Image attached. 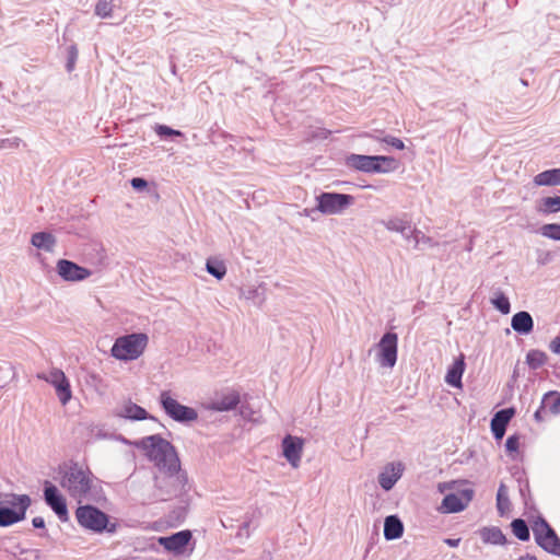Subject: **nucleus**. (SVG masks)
<instances>
[{"instance_id": "1", "label": "nucleus", "mask_w": 560, "mask_h": 560, "mask_svg": "<svg viewBox=\"0 0 560 560\" xmlns=\"http://www.w3.org/2000/svg\"><path fill=\"white\" fill-rule=\"evenodd\" d=\"M59 485L68 494L82 503L83 501L97 502L102 497V488L97 486L96 478L89 468H83L75 462L59 466Z\"/></svg>"}, {"instance_id": "2", "label": "nucleus", "mask_w": 560, "mask_h": 560, "mask_svg": "<svg viewBox=\"0 0 560 560\" xmlns=\"http://www.w3.org/2000/svg\"><path fill=\"white\" fill-rule=\"evenodd\" d=\"M147 457L162 472L180 470V460L175 446L160 434H153L136 442Z\"/></svg>"}, {"instance_id": "3", "label": "nucleus", "mask_w": 560, "mask_h": 560, "mask_svg": "<svg viewBox=\"0 0 560 560\" xmlns=\"http://www.w3.org/2000/svg\"><path fill=\"white\" fill-rule=\"evenodd\" d=\"M75 518L82 528L93 533L114 534L117 530V524L110 523L106 513L90 504L78 506Z\"/></svg>"}, {"instance_id": "4", "label": "nucleus", "mask_w": 560, "mask_h": 560, "mask_svg": "<svg viewBox=\"0 0 560 560\" xmlns=\"http://www.w3.org/2000/svg\"><path fill=\"white\" fill-rule=\"evenodd\" d=\"M3 503H0V527H8L25 518L32 500L27 494L9 493Z\"/></svg>"}, {"instance_id": "5", "label": "nucleus", "mask_w": 560, "mask_h": 560, "mask_svg": "<svg viewBox=\"0 0 560 560\" xmlns=\"http://www.w3.org/2000/svg\"><path fill=\"white\" fill-rule=\"evenodd\" d=\"M147 343L148 336L145 334H130L117 338L110 352L118 360H136L143 353Z\"/></svg>"}, {"instance_id": "6", "label": "nucleus", "mask_w": 560, "mask_h": 560, "mask_svg": "<svg viewBox=\"0 0 560 560\" xmlns=\"http://www.w3.org/2000/svg\"><path fill=\"white\" fill-rule=\"evenodd\" d=\"M159 404L165 415L172 420L188 424L198 419V412L195 408L182 405L172 396L170 390H162L159 396Z\"/></svg>"}, {"instance_id": "7", "label": "nucleus", "mask_w": 560, "mask_h": 560, "mask_svg": "<svg viewBox=\"0 0 560 560\" xmlns=\"http://www.w3.org/2000/svg\"><path fill=\"white\" fill-rule=\"evenodd\" d=\"M316 209L326 215H336L343 213L351 207L355 198L352 195L339 192H322L316 196Z\"/></svg>"}, {"instance_id": "8", "label": "nucleus", "mask_w": 560, "mask_h": 560, "mask_svg": "<svg viewBox=\"0 0 560 560\" xmlns=\"http://www.w3.org/2000/svg\"><path fill=\"white\" fill-rule=\"evenodd\" d=\"M532 528L536 544L548 553L560 557V538L548 522L538 516Z\"/></svg>"}, {"instance_id": "9", "label": "nucleus", "mask_w": 560, "mask_h": 560, "mask_svg": "<svg viewBox=\"0 0 560 560\" xmlns=\"http://www.w3.org/2000/svg\"><path fill=\"white\" fill-rule=\"evenodd\" d=\"M162 478H156L158 488L161 491L162 500L176 498L186 492L187 476L186 472L180 470L166 471Z\"/></svg>"}, {"instance_id": "10", "label": "nucleus", "mask_w": 560, "mask_h": 560, "mask_svg": "<svg viewBox=\"0 0 560 560\" xmlns=\"http://www.w3.org/2000/svg\"><path fill=\"white\" fill-rule=\"evenodd\" d=\"M380 161L394 163L393 156L385 155H361V154H351L348 158V164L361 172L364 173H389L390 167L380 166Z\"/></svg>"}, {"instance_id": "11", "label": "nucleus", "mask_w": 560, "mask_h": 560, "mask_svg": "<svg viewBox=\"0 0 560 560\" xmlns=\"http://www.w3.org/2000/svg\"><path fill=\"white\" fill-rule=\"evenodd\" d=\"M377 362L383 368H394L397 362L398 335L385 332L376 345Z\"/></svg>"}, {"instance_id": "12", "label": "nucleus", "mask_w": 560, "mask_h": 560, "mask_svg": "<svg viewBox=\"0 0 560 560\" xmlns=\"http://www.w3.org/2000/svg\"><path fill=\"white\" fill-rule=\"evenodd\" d=\"M474 494L475 491L470 487L457 489L444 497L439 511L445 514L462 512L472 501Z\"/></svg>"}, {"instance_id": "13", "label": "nucleus", "mask_w": 560, "mask_h": 560, "mask_svg": "<svg viewBox=\"0 0 560 560\" xmlns=\"http://www.w3.org/2000/svg\"><path fill=\"white\" fill-rule=\"evenodd\" d=\"M44 500L45 503L54 511L60 522L65 523L69 521V512L66 498L62 495L59 489L48 480L44 482Z\"/></svg>"}, {"instance_id": "14", "label": "nucleus", "mask_w": 560, "mask_h": 560, "mask_svg": "<svg viewBox=\"0 0 560 560\" xmlns=\"http://www.w3.org/2000/svg\"><path fill=\"white\" fill-rule=\"evenodd\" d=\"M38 380L51 384L62 405H67L72 397L71 386L65 373L60 369H51L48 373H38Z\"/></svg>"}, {"instance_id": "15", "label": "nucleus", "mask_w": 560, "mask_h": 560, "mask_svg": "<svg viewBox=\"0 0 560 560\" xmlns=\"http://www.w3.org/2000/svg\"><path fill=\"white\" fill-rule=\"evenodd\" d=\"M192 535L188 529L177 532L171 536L159 537V544L167 551L173 552L175 556H182L186 551V547L191 540Z\"/></svg>"}, {"instance_id": "16", "label": "nucleus", "mask_w": 560, "mask_h": 560, "mask_svg": "<svg viewBox=\"0 0 560 560\" xmlns=\"http://www.w3.org/2000/svg\"><path fill=\"white\" fill-rule=\"evenodd\" d=\"M57 272L65 281L69 282L82 281L92 275L90 269L67 259L58 260Z\"/></svg>"}, {"instance_id": "17", "label": "nucleus", "mask_w": 560, "mask_h": 560, "mask_svg": "<svg viewBox=\"0 0 560 560\" xmlns=\"http://www.w3.org/2000/svg\"><path fill=\"white\" fill-rule=\"evenodd\" d=\"M303 439L285 435L282 440V454L293 468H298L303 453Z\"/></svg>"}, {"instance_id": "18", "label": "nucleus", "mask_w": 560, "mask_h": 560, "mask_svg": "<svg viewBox=\"0 0 560 560\" xmlns=\"http://www.w3.org/2000/svg\"><path fill=\"white\" fill-rule=\"evenodd\" d=\"M405 466L400 462L388 463L378 474V483L385 491L394 488L396 482L401 478Z\"/></svg>"}, {"instance_id": "19", "label": "nucleus", "mask_w": 560, "mask_h": 560, "mask_svg": "<svg viewBox=\"0 0 560 560\" xmlns=\"http://www.w3.org/2000/svg\"><path fill=\"white\" fill-rule=\"evenodd\" d=\"M115 416L118 418L128 419L131 421H141V420H153L156 418L151 416L143 407L137 405L130 399L125 401L116 411Z\"/></svg>"}, {"instance_id": "20", "label": "nucleus", "mask_w": 560, "mask_h": 560, "mask_svg": "<svg viewBox=\"0 0 560 560\" xmlns=\"http://www.w3.org/2000/svg\"><path fill=\"white\" fill-rule=\"evenodd\" d=\"M241 398L240 394L236 390H230L228 393L218 395L214 399H212L207 408L212 411H230L237 407Z\"/></svg>"}, {"instance_id": "21", "label": "nucleus", "mask_w": 560, "mask_h": 560, "mask_svg": "<svg viewBox=\"0 0 560 560\" xmlns=\"http://www.w3.org/2000/svg\"><path fill=\"white\" fill-rule=\"evenodd\" d=\"M514 413L515 410L513 408L501 409L494 413L491 419V431L495 440H501L504 436L506 425Z\"/></svg>"}, {"instance_id": "22", "label": "nucleus", "mask_w": 560, "mask_h": 560, "mask_svg": "<svg viewBox=\"0 0 560 560\" xmlns=\"http://www.w3.org/2000/svg\"><path fill=\"white\" fill-rule=\"evenodd\" d=\"M511 326L517 334L528 335L534 329V320L528 312L521 311L513 315Z\"/></svg>"}, {"instance_id": "23", "label": "nucleus", "mask_w": 560, "mask_h": 560, "mask_svg": "<svg viewBox=\"0 0 560 560\" xmlns=\"http://www.w3.org/2000/svg\"><path fill=\"white\" fill-rule=\"evenodd\" d=\"M404 534L402 522L396 515H389L384 522V537L386 540L398 539Z\"/></svg>"}, {"instance_id": "24", "label": "nucleus", "mask_w": 560, "mask_h": 560, "mask_svg": "<svg viewBox=\"0 0 560 560\" xmlns=\"http://www.w3.org/2000/svg\"><path fill=\"white\" fill-rule=\"evenodd\" d=\"M465 370L464 358L455 360L454 363L448 368L445 375V382L456 388L462 387V376Z\"/></svg>"}, {"instance_id": "25", "label": "nucleus", "mask_w": 560, "mask_h": 560, "mask_svg": "<svg viewBox=\"0 0 560 560\" xmlns=\"http://www.w3.org/2000/svg\"><path fill=\"white\" fill-rule=\"evenodd\" d=\"M382 225L390 232L405 234V230H410L411 221L408 220L407 214L400 217H390L381 221Z\"/></svg>"}, {"instance_id": "26", "label": "nucleus", "mask_w": 560, "mask_h": 560, "mask_svg": "<svg viewBox=\"0 0 560 560\" xmlns=\"http://www.w3.org/2000/svg\"><path fill=\"white\" fill-rule=\"evenodd\" d=\"M56 237L50 232H37L31 237V244L45 252H52L56 245Z\"/></svg>"}, {"instance_id": "27", "label": "nucleus", "mask_w": 560, "mask_h": 560, "mask_svg": "<svg viewBox=\"0 0 560 560\" xmlns=\"http://www.w3.org/2000/svg\"><path fill=\"white\" fill-rule=\"evenodd\" d=\"M478 533H479L483 544L504 545L506 542V538H505L504 534L497 526L482 527L479 529Z\"/></svg>"}, {"instance_id": "28", "label": "nucleus", "mask_w": 560, "mask_h": 560, "mask_svg": "<svg viewBox=\"0 0 560 560\" xmlns=\"http://www.w3.org/2000/svg\"><path fill=\"white\" fill-rule=\"evenodd\" d=\"M537 186H557L560 185V168H551L538 173L534 177Z\"/></svg>"}, {"instance_id": "29", "label": "nucleus", "mask_w": 560, "mask_h": 560, "mask_svg": "<svg viewBox=\"0 0 560 560\" xmlns=\"http://www.w3.org/2000/svg\"><path fill=\"white\" fill-rule=\"evenodd\" d=\"M383 135H384V131L375 130L373 132H364L361 137L371 138L373 140L384 142L388 145H392L393 148H395L397 150H402L405 148L402 140H400L399 138H396V137H393L389 135H386V136H383Z\"/></svg>"}, {"instance_id": "30", "label": "nucleus", "mask_w": 560, "mask_h": 560, "mask_svg": "<svg viewBox=\"0 0 560 560\" xmlns=\"http://www.w3.org/2000/svg\"><path fill=\"white\" fill-rule=\"evenodd\" d=\"M0 549L19 560L20 552L26 551L27 548L22 547L15 537H4L0 539Z\"/></svg>"}, {"instance_id": "31", "label": "nucleus", "mask_w": 560, "mask_h": 560, "mask_svg": "<svg viewBox=\"0 0 560 560\" xmlns=\"http://www.w3.org/2000/svg\"><path fill=\"white\" fill-rule=\"evenodd\" d=\"M538 211L545 214L556 213L560 211V197H545L541 198L538 206Z\"/></svg>"}, {"instance_id": "32", "label": "nucleus", "mask_w": 560, "mask_h": 560, "mask_svg": "<svg viewBox=\"0 0 560 560\" xmlns=\"http://www.w3.org/2000/svg\"><path fill=\"white\" fill-rule=\"evenodd\" d=\"M547 362V354L537 349L529 350L526 354V363L533 370H537Z\"/></svg>"}, {"instance_id": "33", "label": "nucleus", "mask_w": 560, "mask_h": 560, "mask_svg": "<svg viewBox=\"0 0 560 560\" xmlns=\"http://www.w3.org/2000/svg\"><path fill=\"white\" fill-rule=\"evenodd\" d=\"M542 405L547 408L549 413H560V394L557 392H549L542 397Z\"/></svg>"}, {"instance_id": "34", "label": "nucleus", "mask_w": 560, "mask_h": 560, "mask_svg": "<svg viewBox=\"0 0 560 560\" xmlns=\"http://www.w3.org/2000/svg\"><path fill=\"white\" fill-rule=\"evenodd\" d=\"M206 270L218 280L223 279L226 275V267L224 262L213 258L207 259Z\"/></svg>"}, {"instance_id": "35", "label": "nucleus", "mask_w": 560, "mask_h": 560, "mask_svg": "<svg viewBox=\"0 0 560 560\" xmlns=\"http://www.w3.org/2000/svg\"><path fill=\"white\" fill-rule=\"evenodd\" d=\"M241 296L258 305L265 301V292L261 287H248L246 289H242Z\"/></svg>"}, {"instance_id": "36", "label": "nucleus", "mask_w": 560, "mask_h": 560, "mask_svg": "<svg viewBox=\"0 0 560 560\" xmlns=\"http://www.w3.org/2000/svg\"><path fill=\"white\" fill-rule=\"evenodd\" d=\"M512 532L515 537L522 541H527L530 537L528 526L522 518H516L512 522Z\"/></svg>"}, {"instance_id": "37", "label": "nucleus", "mask_w": 560, "mask_h": 560, "mask_svg": "<svg viewBox=\"0 0 560 560\" xmlns=\"http://www.w3.org/2000/svg\"><path fill=\"white\" fill-rule=\"evenodd\" d=\"M412 241L415 242V248H419L420 244L428 245L430 247L438 246L439 243L435 242L432 237L427 236L422 231L413 228L411 231Z\"/></svg>"}, {"instance_id": "38", "label": "nucleus", "mask_w": 560, "mask_h": 560, "mask_svg": "<svg viewBox=\"0 0 560 560\" xmlns=\"http://www.w3.org/2000/svg\"><path fill=\"white\" fill-rule=\"evenodd\" d=\"M540 234L553 241H560V224L548 223L540 228Z\"/></svg>"}, {"instance_id": "39", "label": "nucleus", "mask_w": 560, "mask_h": 560, "mask_svg": "<svg viewBox=\"0 0 560 560\" xmlns=\"http://www.w3.org/2000/svg\"><path fill=\"white\" fill-rule=\"evenodd\" d=\"M493 306L499 310L502 314L506 315L511 311V304L509 299L503 292H498L495 298L492 299Z\"/></svg>"}, {"instance_id": "40", "label": "nucleus", "mask_w": 560, "mask_h": 560, "mask_svg": "<svg viewBox=\"0 0 560 560\" xmlns=\"http://www.w3.org/2000/svg\"><path fill=\"white\" fill-rule=\"evenodd\" d=\"M95 14L102 19H106L112 16L113 13V4L107 0H98L95 4Z\"/></svg>"}, {"instance_id": "41", "label": "nucleus", "mask_w": 560, "mask_h": 560, "mask_svg": "<svg viewBox=\"0 0 560 560\" xmlns=\"http://www.w3.org/2000/svg\"><path fill=\"white\" fill-rule=\"evenodd\" d=\"M510 505L509 498L506 495V488L503 483L500 485L497 493V506L501 514L504 513V510Z\"/></svg>"}, {"instance_id": "42", "label": "nucleus", "mask_w": 560, "mask_h": 560, "mask_svg": "<svg viewBox=\"0 0 560 560\" xmlns=\"http://www.w3.org/2000/svg\"><path fill=\"white\" fill-rule=\"evenodd\" d=\"M78 56H79V51H78L77 45H74V44L70 45L67 49V62H66V69L68 72L73 71Z\"/></svg>"}, {"instance_id": "43", "label": "nucleus", "mask_w": 560, "mask_h": 560, "mask_svg": "<svg viewBox=\"0 0 560 560\" xmlns=\"http://www.w3.org/2000/svg\"><path fill=\"white\" fill-rule=\"evenodd\" d=\"M252 521H253V516L245 514L244 522L238 527V530L236 533V538L248 539L250 537L249 527H250Z\"/></svg>"}, {"instance_id": "44", "label": "nucleus", "mask_w": 560, "mask_h": 560, "mask_svg": "<svg viewBox=\"0 0 560 560\" xmlns=\"http://www.w3.org/2000/svg\"><path fill=\"white\" fill-rule=\"evenodd\" d=\"M19 560H46L39 549L27 548L26 551L20 552Z\"/></svg>"}, {"instance_id": "45", "label": "nucleus", "mask_w": 560, "mask_h": 560, "mask_svg": "<svg viewBox=\"0 0 560 560\" xmlns=\"http://www.w3.org/2000/svg\"><path fill=\"white\" fill-rule=\"evenodd\" d=\"M155 132L161 136H182V132L179 130L172 129L171 127L166 125H156Z\"/></svg>"}, {"instance_id": "46", "label": "nucleus", "mask_w": 560, "mask_h": 560, "mask_svg": "<svg viewBox=\"0 0 560 560\" xmlns=\"http://www.w3.org/2000/svg\"><path fill=\"white\" fill-rule=\"evenodd\" d=\"M505 447L509 453L517 452L520 447V438L514 434L508 438Z\"/></svg>"}, {"instance_id": "47", "label": "nucleus", "mask_w": 560, "mask_h": 560, "mask_svg": "<svg viewBox=\"0 0 560 560\" xmlns=\"http://www.w3.org/2000/svg\"><path fill=\"white\" fill-rule=\"evenodd\" d=\"M130 184L136 190H143L148 187V182L141 177H135L130 180Z\"/></svg>"}, {"instance_id": "48", "label": "nucleus", "mask_w": 560, "mask_h": 560, "mask_svg": "<svg viewBox=\"0 0 560 560\" xmlns=\"http://www.w3.org/2000/svg\"><path fill=\"white\" fill-rule=\"evenodd\" d=\"M555 255L551 252H544L538 255L537 262L538 265H547L553 259Z\"/></svg>"}, {"instance_id": "49", "label": "nucleus", "mask_w": 560, "mask_h": 560, "mask_svg": "<svg viewBox=\"0 0 560 560\" xmlns=\"http://www.w3.org/2000/svg\"><path fill=\"white\" fill-rule=\"evenodd\" d=\"M548 412L549 411L547 408L541 404L540 407L535 411L534 418L538 422L544 421Z\"/></svg>"}, {"instance_id": "50", "label": "nucleus", "mask_w": 560, "mask_h": 560, "mask_svg": "<svg viewBox=\"0 0 560 560\" xmlns=\"http://www.w3.org/2000/svg\"><path fill=\"white\" fill-rule=\"evenodd\" d=\"M549 348L553 353L560 354V336H557L551 340Z\"/></svg>"}, {"instance_id": "51", "label": "nucleus", "mask_w": 560, "mask_h": 560, "mask_svg": "<svg viewBox=\"0 0 560 560\" xmlns=\"http://www.w3.org/2000/svg\"><path fill=\"white\" fill-rule=\"evenodd\" d=\"M32 524L35 528L45 529V520L42 516L34 517Z\"/></svg>"}, {"instance_id": "52", "label": "nucleus", "mask_w": 560, "mask_h": 560, "mask_svg": "<svg viewBox=\"0 0 560 560\" xmlns=\"http://www.w3.org/2000/svg\"><path fill=\"white\" fill-rule=\"evenodd\" d=\"M380 166H383V167H390V172L395 171L397 167H398V162L397 160L394 158V163H387V162H382L380 161Z\"/></svg>"}, {"instance_id": "53", "label": "nucleus", "mask_w": 560, "mask_h": 560, "mask_svg": "<svg viewBox=\"0 0 560 560\" xmlns=\"http://www.w3.org/2000/svg\"><path fill=\"white\" fill-rule=\"evenodd\" d=\"M444 542L450 546V547H458L459 542H460V538H446L444 539Z\"/></svg>"}, {"instance_id": "54", "label": "nucleus", "mask_w": 560, "mask_h": 560, "mask_svg": "<svg viewBox=\"0 0 560 560\" xmlns=\"http://www.w3.org/2000/svg\"><path fill=\"white\" fill-rule=\"evenodd\" d=\"M315 211H318V210L316 209V207H315V208H312V209L305 208V209L303 210V213H302V214H303V215H305V217H310V215H312V213H313V212H315Z\"/></svg>"}, {"instance_id": "55", "label": "nucleus", "mask_w": 560, "mask_h": 560, "mask_svg": "<svg viewBox=\"0 0 560 560\" xmlns=\"http://www.w3.org/2000/svg\"><path fill=\"white\" fill-rule=\"evenodd\" d=\"M520 560H537V558L532 553H525L520 558Z\"/></svg>"}, {"instance_id": "56", "label": "nucleus", "mask_w": 560, "mask_h": 560, "mask_svg": "<svg viewBox=\"0 0 560 560\" xmlns=\"http://www.w3.org/2000/svg\"><path fill=\"white\" fill-rule=\"evenodd\" d=\"M411 231H412V229H411V228H410V230H405V234H401V236H402L405 240H407V241L412 240Z\"/></svg>"}, {"instance_id": "57", "label": "nucleus", "mask_w": 560, "mask_h": 560, "mask_svg": "<svg viewBox=\"0 0 560 560\" xmlns=\"http://www.w3.org/2000/svg\"><path fill=\"white\" fill-rule=\"evenodd\" d=\"M528 489H529V485L526 481L525 486L520 488V492H521L522 497H525V493H526V491H528Z\"/></svg>"}, {"instance_id": "58", "label": "nucleus", "mask_w": 560, "mask_h": 560, "mask_svg": "<svg viewBox=\"0 0 560 560\" xmlns=\"http://www.w3.org/2000/svg\"><path fill=\"white\" fill-rule=\"evenodd\" d=\"M246 409H247V407H245V406H242V407H241V415H242L243 417H247Z\"/></svg>"}, {"instance_id": "59", "label": "nucleus", "mask_w": 560, "mask_h": 560, "mask_svg": "<svg viewBox=\"0 0 560 560\" xmlns=\"http://www.w3.org/2000/svg\"><path fill=\"white\" fill-rule=\"evenodd\" d=\"M422 305H424V302H419L416 304L415 308H421Z\"/></svg>"}, {"instance_id": "60", "label": "nucleus", "mask_w": 560, "mask_h": 560, "mask_svg": "<svg viewBox=\"0 0 560 560\" xmlns=\"http://www.w3.org/2000/svg\"><path fill=\"white\" fill-rule=\"evenodd\" d=\"M40 537L47 536V530H45L43 534L39 535Z\"/></svg>"}]
</instances>
